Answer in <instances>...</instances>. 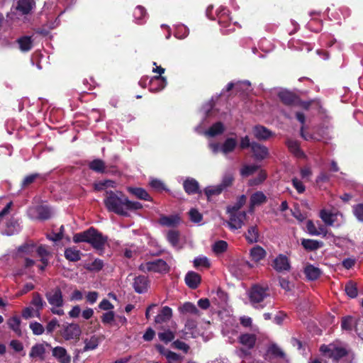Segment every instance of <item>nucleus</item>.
Listing matches in <instances>:
<instances>
[{"label": "nucleus", "mask_w": 363, "mask_h": 363, "mask_svg": "<svg viewBox=\"0 0 363 363\" xmlns=\"http://www.w3.org/2000/svg\"><path fill=\"white\" fill-rule=\"evenodd\" d=\"M172 316V310L169 306H164L162 308L160 313L155 316L156 323H162L169 320Z\"/></svg>", "instance_id": "cd10ccee"}, {"label": "nucleus", "mask_w": 363, "mask_h": 363, "mask_svg": "<svg viewBox=\"0 0 363 363\" xmlns=\"http://www.w3.org/2000/svg\"><path fill=\"white\" fill-rule=\"evenodd\" d=\"M267 255L265 250L259 245H256L250 250V256L252 259L258 262L263 259Z\"/></svg>", "instance_id": "c85d7f7f"}, {"label": "nucleus", "mask_w": 363, "mask_h": 363, "mask_svg": "<svg viewBox=\"0 0 363 363\" xmlns=\"http://www.w3.org/2000/svg\"><path fill=\"white\" fill-rule=\"evenodd\" d=\"M341 327L342 330L351 331L353 328L356 332L358 331V320L351 315L342 318Z\"/></svg>", "instance_id": "412c9836"}, {"label": "nucleus", "mask_w": 363, "mask_h": 363, "mask_svg": "<svg viewBox=\"0 0 363 363\" xmlns=\"http://www.w3.org/2000/svg\"><path fill=\"white\" fill-rule=\"evenodd\" d=\"M57 328H61V325H60L58 320L56 318H54L48 323L45 328V330H46L48 334H52Z\"/></svg>", "instance_id": "864d4df0"}, {"label": "nucleus", "mask_w": 363, "mask_h": 363, "mask_svg": "<svg viewBox=\"0 0 363 363\" xmlns=\"http://www.w3.org/2000/svg\"><path fill=\"white\" fill-rule=\"evenodd\" d=\"M184 281L189 288L196 289L201 284V277L195 272L189 271L186 273Z\"/></svg>", "instance_id": "6ab92c4d"}, {"label": "nucleus", "mask_w": 363, "mask_h": 363, "mask_svg": "<svg viewBox=\"0 0 363 363\" xmlns=\"http://www.w3.org/2000/svg\"><path fill=\"white\" fill-rule=\"evenodd\" d=\"M167 79L162 76H155L150 80V89L152 91L162 90L167 85Z\"/></svg>", "instance_id": "aec40b11"}, {"label": "nucleus", "mask_w": 363, "mask_h": 363, "mask_svg": "<svg viewBox=\"0 0 363 363\" xmlns=\"http://www.w3.org/2000/svg\"><path fill=\"white\" fill-rule=\"evenodd\" d=\"M172 345L175 348H177L178 350H181L186 353L188 352V351L189 350V346L184 342H182L179 340H177L174 341L172 343Z\"/></svg>", "instance_id": "774afa93"}, {"label": "nucleus", "mask_w": 363, "mask_h": 363, "mask_svg": "<svg viewBox=\"0 0 363 363\" xmlns=\"http://www.w3.org/2000/svg\"><path fill=\"white\" fill-rule=\"evenodd\" d=\"M246 199L247 198L245 195H241L240 196H239L236 203L233 206L228 207V212H240L239 210L245 203Z\"/></svg>", "instance_id": "a18cd8bd"}, {"label": "nucleus", "mask_w": 363, "mask_h": 363, "mask_svg": "<svg viewBox=\"0 0 363 363\" xmlns=\"http://www.w3.org/2000/svg\"><path fill=\"white\" fill-rule=\"evenodd\" d=\"M238 341L247 350H252L255 346L257 335L252 333H242L238 337Z\"/></svg>", "instance_id": "2eb2a0df"}, {"label": "nucleus", "mask_w": 363, "mask_h": 363, "mask_svg": "<svg viewBox=\"0 0 363 363\" xmlns=\"http://www.w3.org/2000/svg\"><path fill=\"white\" fill-rule=\"evenodd\" d=\"M58 334L65 340H79L82 330L77 323H65L61 325Z\"/></svg>", "instance_id": "423d86ee"}, {"label": "nucleus", "mask_w": 363, "mask_h": 363, "mask_svg": "<svg viewBox=\"0 0 363 363\" xmlns=\"http://www.w3.org/2000/svg\"><path fill=\"white\" fill-rule=\"evenodd\" d=\"M267 201V196L262 191H256L250 196V208L261 205Z\"/></svg>", "instance_id": "473e14b6"}, {"label": "nucleus", "mask_w": 363, "mask_h": 363, "mask_svg": "<svg viewBox=\"0 0 363 363\" xmlns=\"http://www.w3.org/2000/svg\"><path fill=\"white\" fill-rule=\"evenodd\" d=\"M104 262L100 259H95L91 263L84 264V267L89 272H99L104 267Z\"/></svg>", "instance_id": "4c0bfd02"}, {"label": "nucleus", "mask_w": 363, "mask_h": 363, "mask_svg": "<svg viewBox=\"0 0 363 363\" xmlns=\"http://www.w3.org/2000/svg\"><path fill=\"white\" fill-rule=\"evenodd\" d=\"M35 249L38 256L40 258V260H48V257L50 252L47 250L44 245L36 247L35 244L32 241H27L24 242V253L33 252Z\"/></svg>", "instance_id": "1a4fd4ad"}, {"label": "nucleus", "mask_w": 363, "mask_h": 363, "mask_svg": "<svg viewBox=\"0 0 363 363\" xmlns=\"http://www.w3.org/2000/svg\"><path fill=\"white\" fill-rule=\"evenodd\" d=\"M252 133L258 140H267L274 135L269 129L262 125H257L252 128Z\"/></svg>", "instance_id": "4468645a"}, {"label": "nucleus", "mask_w": 363, "mask_h": 363, "mask_svg": "<svg viewBox=\"0 0 363 363\" xmlns=\"http://www.w3.org/2000/svg\"><path fill=\"white\" fill-rule=\"evenodd\" d=\"M65 257L69 262H77L81 259V251L74 247H67L65 250Z\"/></svg>", "instance_id": "7c9ffc66"}, {"label": "nucleus", "mask_w": 363, "mask_h": 363, "mask_svg": "<svg viewBox=\"0 0 363 363\" xmlns=\"http://www.w3.org/2000/svg\"><path fill=\"white\" fill-rule=\"evenodd\" d=\"M115 184L114 181L110 179L101 181L95 184V189L97 191H101L106 187H114Z\"/></svg>", "instance_id": "052dcab7"}, {"label": "nucleus", "mask_w": 363, "mask_h": 363, "mask_svg": "<svg viewBox=\"0 0 363 363\" xmlns=\"http://www.w3.org/2000/svg\"><path fill=\"white\" fill-rule=\"evenodd\" d=\"M233 181H234V177H233V175H231L230 174H225L223 177L221 183L219 185L224 190L227 187L230 186L233 184Z\"/></svg>", "instance_id": "0e129e2a"}, {"label": "nucleus", "mask_w": 363, "mask_h": 363, "mask_svg": "<svg viewBox=\"0 0 363 363\" xmlns=\"http://www.w3.org/2000/svg\"><path fill=\"white\" fill-rule=\"evenodd\" d=\"M189 215L191 221L196 223L201 222L203 219L202 214L196 208H191L189 212Z\"/></svg>", "instance_id": "13d9d810"}, {"label": "nucleus", "mask_w": 363, "mask_h": 363, "mask_svg": "<svg viewBox=\"0 0 363 363\" xmlns=\"http://www.w3.org/2000/svg\"><path fill=\"white\" fill-rule=\"evenodd\" d=\"M167 363H182L183 357L176 352L170 351L167 355Z\"/></svg>", "instance_id": "5fc2aeb1"}, {"label": "nucleus", "mask_w": 363, "mask_h": 363, "mask_svg": "<svg viewBox=\"0 0 363 363\" xmlns=\"http://www.w3.org/2000/svg\"><path fill=\"white\" fill-rule=\"evenodd\" d=\"M128 191L137 199L144 201H152V197L147 191L140 187H128Z\"/></svg>", "instance_id": "b1692460"}, {"label": "nucleus", "mask_w": 363, "mask_h": 363, "mask_svg": "<svg viewBox=\"0 0 363 363\" xmlns=\"http://www.w3.org/2000/svg\"><path fill=\"white\" fill-rule=\"evenodd\" d=\"M183 188L189 195L201 194L199 182L194 178H187L183 182Z\"/></svg>", "instance_id": "f3484780"}, {"label": "nucleus", "mask_w": 363, "mask_h": 363, "mask_svg": "<svg viewBox=\"0 0 363 363\" xmlns=\"http://www.w3.org/2000/svg\"><path fill=\"white\" fill-rule=\"evenodd\" d=\"M225 130L224 125L222 122L218 121L213 123L206 132V134L210 137H215L222 134Z\"/></svg>", "instance_id": "72a5a7b5"}, {"label": "nucleus", "mask_w": 363, "mask_h": 363, "mask_svg": "<svg viewBox=\"0 0 363 363\" xmlns=\"http://www.w3.org/2000/svg\"><path fill=\"white\" fill-rule=\"evenodd\" d=\"M158 337L162 342L167 344L174 339L175 335L172 331L167 330L163 333H159Z\"/></svg>", "instance_id": "09e8293b"}, {"label": "nucleus", "mask_w": 363, "mask_h": 363, "mask_svg": "<svg viewBox=\"0 0 363 363\" xmlns=\"http://www.w3.org/2000/svg\"><path fill=\"white\" fill-rule=\"evenodd\" d=\"M7 323L11 329H12L18 335H21L20 318H17L16 316H13L8 320Z\"/></svg>", "instance_id": "de8ad7c7"}, {"label": "nucleus", "mask_w": 363, "mask_h": 363, "mask_svg": "<svg viewBox=\"0 0 363 363\" xmlns=\"http://www.w3.org/2000/svg\"><path fill=\"white\" fill-rule=\"evenodd\" d=\"M238 145V141L235 138H228L220 146V152L224 155H228L234 151Z\"/></svg>", "instance_id": "a878e982"}, {"label": "nucleus", "mask_w": 363, "mask_h": 363, "mask_svg": "<svg viewBox=\"0 0 363 363\" xmlns=\"http://www.w3.org/2000/svg\"><path fill=\"white\" fill-rule=\"evenodd\" d=\"M291 182L293 186L296 189L298 193L302 194L305 191L306 188L302 182L298 180L297 178H293Z\"/></svg>", "instance_id": "338daca9"}, {"label": "nucleus", "mask_w": 363, "mask_h": 363, "mask_svg": "<svg viewBox=\"0 0 363 363\" xmlns=\"http://www.w3.org/2000/svg\"><path fill=\"white\" fill-rule=\"evenodd\" d=\"M40 315V312L38 311V310H36L35 308H33L30 306L24 308V318H34L37 317L39 318Z\"/></svg>", "instance_id": "6e6d98bb"}, {"label": "nucleus", "mask_w": 363, "mask_h": 363, "mask_svg": "<svg viewBox=\"0 0 363 363\" xmlns=\"http://www.w3.org/2000/svg\"><path fill=\"white\" fill-rule=\"evenodd\" d=\"M126 199L127 196L122 191L109 190L106 191L104 203L108 211L119 216H128V213L125 211Z\"/></svg>", "instance_id": "7ed1b4c3"}, {"label": "nucleus", "mask_w": 363, "mask_h": 363, "mask_svg": "<svg viewBox=\"0 0 363 363\" xmlns=\"http://www.w3.org/2000/svg\"><path fill=\"white\" fill-rule=\"evenodd\" d=\"M228 213H230V220L228 223L229 228L233 230L241 228L247 218L246 213L245 211Z\"/></svg>", "instance_id": "9d476101"}, {"label": "nucleus", "mask_w": 363, "mask_h": 363, "mask_svg": "<svg viewBox=\"0 0 363 363\" xmlns=\"http://www.w3.org/2000/svg\"><path fill=\"white\" fill-rule=\"evenodd\" d=\"M258 169V166L257 165H245L241 169V174L242 176H250L255 173Z\"/></svg>", "instance_id": "680f3d73"}, {"label": "nucleus", "mask_w": 363, "mask_h": 363, "mask_svg": "<svg viewBox=\"0 0 363 363\" xmlns=\"http://www.w3.org/2000/svg\"><path fill=\"white\" fill-rule=\"evenodd\" d=\"M45 348L43 344H35L31 348L30 357L32 358H39L41 360L45 359Z\"/></svg>", "instance_id": "c756f323"}, {"label": "nucleus", "mask_w": 363, "mask_h": 363, "mask_svg": "<svg viewBox=\"0 0 363 363\" xmlns=\"http://www.w3.org/2000/svg\"><path fill=\"white\" fill-rule=\"evenodd\" d=\"M73 242L75 243L87 242L99 252L100 255L104 252L105 245L108 242V237L103 235L94 227H90L86 230L74 235Z\"/></svg>", "instance_id": "f257e3e1"}, {"label": "nucleus", "mask_w": 363, "mask_h": 363, "mask_svg": "<svg viewBox=\"0 0 363 363\" xmlns=\"http://www.w3.org/2000/svg\"><path fill=\"white\" fill-rule=\"evenodd\" d=\"M277 96L280 101L287 106H296L299 97L295 93L288 90L279 91Z\"/></svg>", "instance_id": "9b49d317"}, {"label": "nucleus", "mask_w": 363, "mask_h": 363, "mask_svg": "<svg viewBox=\"0 0 363 363\" xmlns=\"http://www.w3.org/2000/svg\"><path fill=\"white\" fill-rule=\"evenodd\" d=\"M138 269L143 272H155L160 274H167L170 271V267L162 259H157L146 263H142Z\"/></svg>", "instance_id": "39448f33"}, {"label": "nucleus", "mask_w": 363, "mask_h": 363, "mask_svg": "<svg viewBox=\"0 0 363 363\" xmlns=\"http://www.w3.org/2000/svg\"><path fill=\"white\" fill-rule=\"evenodd\" d=\"M143 205L141 203L138 201H132L128 199L127 197L126 203H125V211L128 212V211H135L143 208Z\"/></svg>", "instance_id": "4d7b16f0"}, {"label": "nucleus", "mask_w": 363, "mask_h": 363, "mask_svg": "<svg viewBox=\"0 0 363 363\" xmlns=\"http://www.w3.org/2000/svg\"><path fill=\"white\" fill-rule=\"evenodd\" d=\"M320 352L331 359L334 363H352L354 358V352L350 348L335 343L322 345Z\"/></svg>", "instance_id": "f03ea898"}, {"label": "nucleus", "mask_w": 363, "mask_h": 363, "mask_svg": "<svg viewBox=\"0 0 363 363\" xmlns=\"http://www.w3.org/2000/svg\"><path fill=\"white\" fill-rule=\"evenodd\" d=\"M306 277L310 281L317 280L321 275V270L312 264H307L303 270Z\"/></svg>", "instance_id": "4be33fe9"}, {"label": "nucleus", "mask_w": 363, "mask_h": 363, "mask_svg": "<svg viewBox=\"0 0 363 363\" xmlns=\"http://www.w3.org/2000/svg\"><path fill=\"white\" fill-rule=\"evenodd\" d=\"M223 191V188L218 184L217 186H207L204 189V194L207 196V199L209 200L210 198L215 195H219Z\"/></svg>", "instance_id": "79ce46f5"}, {"label": "nucleus", "mask_w": 363, "mask_h": 363, "mask_svg": "<svg viewBox=\"0 0 363 363\" xmlns=\"http://www.w3.org/2000/svg\"><path fill=\"white\" fill-rule=\"evenodd\" d=\"M334 215L325 209L320 211V218L324 222L326 225H333L335 220L333 219Z\"/></svg>", "instance_id": "37998d69"}, {"label": "nucleus", "mask_w": 363, "mask_h": 363, "mask_svg": "<svg viewBox=\"0 0 363 363\" xmlns=\"http://www.w3.org/2000/svg\"><path fill=\"white\" fill-rule=\"evenodd\" d=\"M89 168L97 173H106L110 170L106 166L104 162L101 159H95L89 162Z\"/></svg>", "instance_id": "393cba45"}, {"label": "nucleus", "mask_w": 363, "mask_h": 363, "mask_svg": "<svg viewBox=\"0 0 363 363\" xmlns=\"http://www.w3.org/2000/svg\"><path fill=\"white\" fill-rule=\"evenodd\" d=\"M52 354L60 363L71 362V356L63 347L57 346L54 347L52 350Z\"/></svg>", "instance_id": "dca6fc26"}, {"label": "nucleus", "mask_w": 363, "mask_h": 363, "mask_svg": "<svg viewBox=\"0 0 363 363\" xmlns=\"http://www.w3.org/2000/svg\"><path fill=\"white\" fill-rule=\"evenodd\" d=\"M272 266L278 272H289L291 269L288 257L283 254H279L274 259Z\"/></svg>", "instance_id": "f8f14e48"}, {"label": "nucleus", "mask_w": 363, "mask_h": 363, "mask_svg": "<svg viewBox=\"0 0 363 363\" xmlns=\"http://www.w3.org/2000/svg\"><path fill=\"white\" fill-rule=\"evenodd\" d=\"M150 186L157 191H162L163 190H165V186L164 183L162 181L157 179H152L150 182Z\"/></svg>", "instance_id": "69168bd1"}, {"label": "nucleus", "mask_w": 363, "mask_h": 363, "mask_svg": "<svg viewBox=\"0 0 363 363\" xmlns=\"http://www.w3.org/2000/svg\"><path fill=\"white\" fill-rule=\"evenodd\" d=\"M249 300L251 304L256 308H262L263 306H256L262 302L266 298L269 296V287L267 285H261L255 284L251 286L248 291Z\"/></svg>", "instance_id": "20e7f679"}, {"label": "nucleus", "mask_w": 363, "mask_h": 363, "mask_svg": "<svg viewBox=\"0 0 363 363\" xmlns=\"http://www.w3.org/2000/svg\"><path fill=\"white\" fill-rule=\"evenodd\" d=\"M352 213L359 221L363 223V203L353 206Z\"/></svg>", "instance_id": "3c124183"}, {"label": "nucleus", "mask_w": 363, "mask_h": 363, "mask_svg": "<svg viewBox=\"0 0 363 363\" xmlns=\"http://www.w3.org/2000/svg\"><path fill=\"white\" fill-rule=\"evenodd\" d=\"M301 245L308 252L315 251L323 246V242L316 240L306 239L301 240Z\"/></svg>", "instance_id": "5701e85b"}, {"label": "nucleus", "mask_w": 363, "mask_h": 363, "mask_svg": "<svg viewBox=\"0 0 363 363\" xmlns=\"http://www.w3.org/2000/svg\"><path fill=\"white\" fill-rule=\"evenodd\" d=\"M36 7L35 0H24V16L30 14ZM26 16H24V22Z\"/></svg>", "instance_id": "603ef678"}, {"label": "nucleus", "mask_w": 363, "mask_h": 363, "mask_svg": "<svg viewBox=\"0 0 363 363\" xmlns=\"http://www.w3.org/2000/svg\"><path fill=\"white\" fill-rule=\"evenodd\" d=\"M149 283L150 281L147 277L145 275H139L135 277L133 282V287L136 293L143 294L147 291Z\"/></svg>", "instance_id": "ddd939ff"}, {"label": "nucleus", "mask_w": 363, "mask_h": 363, "mask_svg": "<svg viewBox=\"0 0 363 363\" xmlns=\"http://www.w3.org/2000/svg\"><path fill=\"white\" fill-rule=\"evenodd\" d=\"M194 266L196 268L203 267L206 268L210 267V262L207 257H196L194 260Z\"/></svg>", "instance_id": "bf43d9fd"}, {"label": "nucleus", "mask_w": 363, "mask_h": 363, "mask_svg": "<svg viewBox=\"0 0 363 363\" xmlns=\"http://www.w3.org/2000/svg\"><path fill=\"white\" fill-rule=\"evenodd\" d=\"M133 16L138 24H141V21L147 16L146 9L142 6L135 7Z\"/></svg>", "instance_id": "49530a36"}, {"label": "nucleus", "mask_w": 363, "mask_h": 363, "mask_svg": "<svg viewBox=\"0 0 363 363\" xmlns=\"http://www.w3.org/2000/svg\"><path fill=\"white\" fill-rule=\"evenodd\" d=\"M29 328L35 335H40L45 332V328L43 325L36 321L30 322Z\"/></svg>", "instance_id": "8fccbe9b"}, {"label": "nucleus", "mask_w": 363, "mask_h": 363, "mask_svg": "<svg viewBox=\"0 0 363 363\" xmlns=\"http://www.w3.org/2000/svg\"><path fill=\"white\" fill-rule=\"evenodd\" d=\"M48 302L52 307L61 308L64 305L62 291L59 286H57L45 294Z\"/></svg>", "instance_id": "0eeeda50"}, {"label": "nucleus", "mask_w": 363, "mask_h": 363, "mask_svg": "<svg viewBox=\"0 0 363 363\" xmlns=\"http://www.w3.org/2000/svg\"><path fill=\"white\" fill-rule=\"evenodd\" d=\"M179 232L176 230H170L168 231L167 238L169 242L174 247L177 246L179 242Z\"/></svg>", "instance_id": "c03bdc74"}, {"label": "nucleus", "mask_w": 363, "mask_h": 363, "mask_svg": "<svg viewBox=\"0 0 363 363\" xmlns=\"http://www.w3.org/2000/svg\"><path fill=\"white\" fill-rule=\"evenodd\" d=\"M228 242L225 240H218L216 241L213 245H212V250L213 252L216 254H222L228 250Z\"/></svg>", "instance_id": "ea45409f"}, {"label": "nucleus", "mask_w": 363, "mask_h": 363, "mask_svg": "<svg viewBox=\"0 0 363 363\" xmlns=\"http://www.w3.org/2000/svg\"><path fill=\"white\" fill-rule=\"evenodd\" d=\"M179 311L183 313H191L198 315L199 313V309L191 302H185L182 306L179 308Z\"/></svg>", "instance_id": "e433bc0d"}, {"label": "nucleus", "mask_w": 363, "mask_h": 363, "mask_svg": "<svg viewBox=\"0 0 363 363\" xmlns=\"http://www.w3.org/2000/svg\"><path fill=\"white\" fill-rule=\"evenodd\" d=\"M30 304L35 307L36 310H38L40 312V310L43 309L45 302L43 300L40 294L38 292L33 293V298L30 302Z\"/></svg>", "instance_id": "a19ab883"}, {"label": "nucleus", "mask_w": 363, "mask_h": 363, "mask_svg": "<svg viewBox=\"0 0 363 363\" xmlns=\"http://www.w3.org/2000/svg\"><path fill=\"white\" fill-rule=\"evenodd\" d=\"M251 150L253 152L255 160H262L267 157L269 155L268 148L258 143L252 142Z\"/></svg>", "instance_id": "a211bd4d"}, {"label": "nucleus", "mask_w": 363, "mask_h": 363, "mask_svg": "<svg viewBox=\"0 0 363 363\" xmlns=\"http://www.w3.org/2000/svg\"><path fill=\"white\" fill-rule=\"evenodd\" d=\"M28 216L30 218H37L39 220H48L51 217V210L47 206H38L33 208H29L27 211Z\"/></svg>", "instance_id": "6e6552de"}, {"label": "nucleus", "mask_w": 363, "mask_h": 363, "mask_svg": "<svg viewBox=\"0 0 363 363\" xmlns=\"http://www.w3.org/2000/svg\"><path fill=\"white\" fill-rule=\"evenodd\" d=\"M84 342L85 345L83 348L82 352L94 350L98 347V345L100 342V338L96 335H92L90 337V339L86 338L84 340Z\"/></svg>", "instance_id": "f704fd0d"}, {"label": "nucleus", "mask_w": 363, "mask_h": 363, "mask_svg": "<svg viewBox=\"0 0 363 363\" xmlns=\"http://www.w3.org/2000/svg\"><path fill=\"white\" fill-rule=\"evenodd\" d=\"M228 10L223 9V13L219 16L218 23L223 27H227L230 23V18L228 15Z\"/></svg>", "instance_id": "e2e57ef3"}, {"label": "nucleus", "mask_w": 363, "mask_h": 363, "mask_svg": "<svg viewBox=\"0 0 363 363\" xmlns=\"http://www.w3.org/2000/svg\"><path fill=\"white\" fill-rule=\"evenodd\" d=\"M159 223L162 226L175 227L179 223V217L177 216H162Z\"/></svg>", "instance_id": "bb28decb"}, {"label": "nucleus", "mask_w": 363, "mask_h": 363, "mask_svg": "<svg viewBox=\"0 0 363 363\" xmlns=\"http://www.w3.org/2000/svg\"><path fill=\"white\" fill-rule=\"evenodd\" d=\"M286 145L287 146L289 151L295 156L301 157L303 155V152L301 150L298 141L289 139L286 141Z\"/></svg>", "instance_id": "2f4dec72"}, {"label": "nucleus", "mask_w": 363, "mask_h": 363, "mask_svg": "<svg viewBox=\"0 0 363 363\" xmlns=\"http://www.w3.org/2000/svg\"><path fill=\"white\" fill-rule=\"evenodd\" d=\"M345 291L346 294L351 298H354L358 295V291L357 285L354 282L350 281L345 286Z\"/></svg>", "instance_id": "58836bf2"}, {"label": "nucleus", "mask_w": 363, "mask_h": 363, "mask_svg": "<svg viewBox=\"0 0 363 363\" xmlns=\"http://www.w3.org/2000/svg\"><path fill=\"white\" fill-rule=\"evenodd\" d=\"M259 235V230L257 225H252L248 228L247 232L245 234V239L249 243L257 242Z\"/></svg>", "instance_id": "c9c22d12"}]
</instances>
